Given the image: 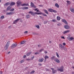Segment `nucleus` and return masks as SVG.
<instances>
[{
    "label": "nucleus",
    "mask_w": 74,
    "mask_h": 74,
    "mask_svg": "<svg viewBox=\"0 0 74 74\" xmlns=\"http://www.w3.org/2000/svg\"><path fill=\"white\" fill-rule=\"evenodd\" d=\"M37 10H38V9L37 8H36V9H35L34 10L35 11H37Z\"/></svg>",
    "instance_id": "60"
},
{
    "label": "nucleus",
    "mask_w": 74,
    "mask_h": 74,
    "mask_svg": "<svg viewBox=\"0 0 74 74\" xmlns=\"http://www.w3.org/2000/svg\"><path fill=\"white\" fill-rule=\"evenodd\" d=\"M17 45V44H15L14 43L13 44L11 47V48H15Z\"/></svg>",
    "instance_id": "9"
},
{
    "label": "nucleus",
    "mask_w": 74,
    "mask_h": 74,
    "mask_svg": "<svg viewBox=\"0 0 74 74\" xmlns=\"http://www.w3.org/2000/svg\"><path fill=\"white\" fill-rule=\"evenodd\" d=\"M15 10V9L14 8H12V9H10V11H14Z\"/></svg>",
    "instance_id": "35"
},
{
    "label": "nucleus",
    "mask_w": 74,
    "mask_h": 74,
    "mask_svg": "<svg viewBox=\"0 0 74 74\" xmlns=\"http://www.w3.org/2000/svg\"><path fill=\"white\" fill-rule=\"evenodd\" d=\"M35 14H37V15H39L38 13L35 12Z\"/></svg>",
    "instance_id": "56"
},
{
    "label": "nucleus",
    "mask_w": 74,
    "mask_h": 74,
    "mask_svg": "<svg viewBox=\"0 0 74 74\" xmlns=\"http://www.w3.org/2000/svg\"><path fill=\"white\" fill-rule=\"evenodd\" d=\"M61 38H63V39H65V38H64V36L62 37Z\"/></svg>",
    "instance_id": "55"
},
{
    "label": "nucleus",
    "mask_w": 74,
    "mask_h": 74,
    "mask_svg": "<svg viewBox=\"0 0 74 74\" xmlns=\"http://www.w3.org/2000/svg\"><path fill=\"white\" fill-rule=\"evenodd\" d=\"M44 50V49H42L40 50V52H42V51H43Z\"/></svg>",
    "instance_id": "39"
},
{
    "label": "nucleus",
    "mask_w": 74,
    "mask_h": 74,
    "mask_svg": "<svg viewBox=\"0 0 74 74\" xmlns=\"http://www.w3.org/2000/svg\"><path fill=\"white\" fill-rule=\"evenodd\" d=\"M57 21H60V17L59 16H58L57 17Z\"/></svg>",
    "instance_id": "18"
},
{
    "label": "nucleus",
    "mask_w": 74,
    "mask_h": 74,
    "mask_svg": "<svg viewBox=\"0 0 74 74\" xmlns=\"http://www.w3.org/2000/svg\"><path fill=\"white\" fill-rule=\"evenodd\" d=\"M57 25L58 26H60V25H61V24H60V23H59L57 24Z\"/></svg>",
    "instance_id": "51"
},
{
    "label": "nucleus",
    "mask_w": 74,
    "mask_h": 74,
    "mask_svg": "<svg viewBox=\"0 0 74 74\" xmlns=\"http://www.w3.org/2000/svg\"><path fill=\"white\" fill-rule=\"evenodd\" d=\"M42 14L43 15V16H47V15L46 14L43 13Z\"/></svg>",
    "instance_id": "46"
},
{
    "label": "nucleus",
    "mask_w": 74,
    "mask_h": 74,
    "mask_svg": "<svg viewBox=\"0 0 74 74\" xmlns=\"http://www.w3.org/2000/svg\"><path fill=\"white\" fill-rule=\"evenodd\" d=\"M20 22H23V20H21Z\"/></svg>",
    "instance_id": "58"
},
{
    "label": "nucleus",
    "mask_w": 74,
    "mask_h": 74,
    "mask_svg": "<svg viewBox=\"0 0 74 74\" xmlns=\"http://www.w3.org/2000/svg\"><path fill=\"white\" fill-rule=\"evenodd\" d=\"M38 65H39V66H41L42 64H39Z\"/></svg>",
    "instance_id": "59"
},
{
    "label": "nucleus",
    "mask_w": 74,
    "mask_h": 74,
    "mask_svg": "<svg viewBox=\"0 0 74 74\" xmlns=\"http://www.w3.org/2000/svg\"><path fill=\"white\" fill-rule=\"evenodd\" d=\"M35 13H36V12L34 13L33 12L32 14V15H33L34 16H35V15H36L35 14H36Z\"/></svg>",
    "instance_id": "38"
},
{
    "label": "nucleus",
    "mask_w": 74,
    "mask_h": 74,
    "mask_svg": "<svg viewBox=\"0 0 74 74\" xmlns=\"http://www.w3.org/2000/svg\"><path fill=\"white\" fill-rule=\"evenodd\" d=\"M9 4H10V3L8 2L5 4V5H9Z\"/></svg>",
    "instance_id": "34"
},
{
    "label": "nucleus",
    "mask_w": 74,
    "mask_h": 74,
    "mask_svg": "<svg viewBox=\"0 0 74 74\" xmlns=\"http://www.w3.org/2000/svg\"><path fill=\"white\" fill-rule=\"evenodd\" d=\"M20 18L17 19L16 20H15L13 22V23L14 24H16V23H17L19 21H20Z\"/></svg>",
    "instance_id": "7"
},
{
    "label": "nucleus",
    "mask_w": 74,
    "mask_h": 74,
    "mask_svg": "<svg viewBox=\"0 0 74 74\" xmlns=\"http://www.w3.org/2000/svg\"><path fill=\"white\" fill-rule=\"evenodd\" d=\"M39 14V15H41V14H43V13H42V12H39L38 13Z\"/></svg>",
    "instance_id": "44"
},
{
    "label": "nucleus",
    "mask_w": 74,
    "mask_h": 74,
    "mask_svg": "<svg viewBox=\"0 0 74 74\" xmlns=\"http://www.w3.org/2000/svg\"><path fill=\"white\" fill-rule=\"evenodd\" d=\"M67 39L69 41H71L72 40H74V38L73 37H71L69 38V37H67Z\"/></svg>",
    "instance_id": "10"
},
{
    "label": "nucleus",
    "mask_w": 74,
    "mask_h": 74,
    "mask_svg": "<svg viewBox=\"0 0 74 74\" xmlns=\"http://www.w3.org/2000/svg\"><path fill=\"white\" fill-rule=\"evenodd\" d=\"M30 17V16L29 15V14H28L26 16V18L27 19H28V18H29Z\"/></svg>",
    "instance_id": "28"
},
{
    "label": "nucleus",
    "mask_w": 74,
    "mask_h": 74,
    "mask_svg": "<svg viewBox=\"0 0 74 74\" xmlns=\"http://www.w3.org/2000/svg\"><path fill=\"white\" fill-rule=\"evenodd\" d=\"M13 14H14V13L12 12H7L6 13V15H12Z\"/></svg>",
    "instance_id": "11"
},
{
    "label": "nucleus",
    "mask_w": 74,
    "mask_h": 74,
    "mask_svg": "<svg viewBox=\"0 0 74 74\" xmlns=\"http://www.w3.org/2000/svg\"><path fill=\"white\" fill-rule=\"evenodd\" d=\"M38 47H41V45H38Z\"/></svg>",
    "instance_id": "50"
},
{
    "label": "nucleus",
    "mask_w": 74,
    "mask_h": 74,
    "mask_svg": "<svg viewBox=\"0 0 74 74\" xmlns=\"http://www.w3.org/2000/svg\"><path fill=\"white\" fill-rule=\"evenodd\" d=\"M51 69L52 70V72L53 74H55V73H56L57 71L56 70L54 69L53 68H51Z\"/></svg>",
    "instance_id": "8"
},
{
    "label": "nucleus",
    "mask_w": 74,
    "mask_h": 74,
    "mask_svg": "<svg viewBox=\"0 0 74 74\" xmlns=\"http://www.w3.org/2000/svg\"><path fill=\"white\" fill-rule=\"evenodd\" d=\"M55 12V13H56L57 12V11L56 10H53V12Z\"/></svg>",
    "instance_id": "40"
},
{
    "label": "nucleus",
    "mask_w": 74,
    "mask_h": 74,
    "mask_svg": "<svg viewBox=\"0 0 74 74\" xmlns=\"http://www.w3.org/2000/svg\"><path fill=\"white\" fill-rule=\"evenodd\" d=\"M15 4V2H12L11 3L10 5H14Z\"/></svg>",
    "instance_id": "22"
},
{
    "label": "nucleus",
    "mask_w": 74,
    "mask_h": 74,
    "mask_svg": "<svg viewBox=\"0 0 74 74\" xmlns=\"http://www.w3.org/2000/svg\"><path fill=\"white\" fill-rule=\"evenodd\" d=\"M64 27L66 29H69L70 28V26L68 25H65L64 26Z\"/></svg>",
    "instance_id": "14"
},
{
    "label": "nucleus",
    "mask_w": 74,
    "mask_h": 74,
    "mask_svg": "<svg viewBox=\"0 0 74 74\" xmlns=\"http://www.w3.org/2000/svg\"><path fill=\"white\" fill-rule=\"evenodd\" d=\"M29 9V8L27 7H24L23 8V9H24V10H27V9Z\"/></svg>",
    "instance_id": "27"
},
{
    "label": "nucleus",
    "mask_w": 74,
    "mask_h": 74,
    "mask_svg": "<svg viewBox=\"0 0 74 74\" xmlns=\"http://www.w3.org/2000/svg\"><path fill=\"white\" fill-rule=\"evenodd\" d=\"M35 27L37 28V29H40V26L38 25H36L35 26Z\"/></svg>",
    "instance_id": "26"
},
{
    "label": "nucleus",
    "mask_w": 74,
    "mask_h": 74,
    "mask_svg": "<svg viewBox=\"0 0 74 74\" xmlns=\"http://www.w3.org/2000/svg\"><path fill=\"white\" fill-rule=\"evenodd\" d=\"M54 61L58 63H59L60 62V61L57 58H55L54 59Z\"/></svg>",
    "instance_id": "6"
},
{
    "label": "nucleus",
    "mask_w": 74,
    "mask_h": 74,
    "mask_svg": "<svg viewBox=\"0 0 74 74\" xmlns=\"http://www.w3.org/2000/svg\"><path fill=\"white\" fill-rule=\"evenodd\" d=\"M25 62V60H21L20 62L21 63H23V62Z\"/></svg>",
    "instance_id": "37"
},
{
    "label": "nucleus",
    "mask_w": 74,
    "mask_h": 74,
    "mask_svg": "<svg viewBox=\"0 0 74 74\" xmlns=\"http://www.w3.org/2000/svg\"><path fill=\"white\" fill-rule=\"evenodd\" d=\"M34 58V56H33L30 59L31 60H33V59Z\"/></svg>",
    "instance_id": "42"
},
{
    "label": "nucleus",
    "mask_w": 74,
    "mask_h": 74,
    "mask_svg": "<svg viewBox=\"0 0 74 74\" xmlns=\"http://www.w3.org/2000/svg\"><path fill=\"white\" fill-rule=\"evenodd\" d=\"M27 60H28V61H29V60H30V59L28 58V59H27Z\"/></svg>",
    "instance_id": "53"
},
{
    "label": "nucleus",
    "mask_w": 74,
    "mask_h": 74,
    "mask_svg": "<svg viewBox=\"0 0 74 74\" xmlns=\"http://www.w3.org/2000/svg\"><path fill=\"white\" fill-rule=\"evenodd\" d=\"M31 6L32 7H34V8H36V6L34 5L33 2H31Z\"/></svg>",
    "instance_id": "4"
},
{
    "label": "nucleus",
    "mask_w": 74,
    "mask_h": 74,
    "mask_svg": "<svg viewBox=\"0 0 74 74\" xmlns=\"http://www.w3.org/2000/svg\"><path fill=\"white\" fill-rule=\"evenodd\" d=\"M39 7H42V5H39Z\"/></svg>",
    "instance_id": "61"
},
{
    "label": "nucleus",
    "mask_w": 74,
    "mask_h": 74,
    "mask_svg": "<svg viewBox=\"0 0 74 74\" xmlns=\"http://www.w3.org/2000/svg\"><path fill=\"white\" fill-rule=\"evenodd\" d=\"M51 22H56V20L55 19H53L51 21Z\"/></svg>",
    "instance_id": "33"
},
{
    "label": "nucleus",
    "mask_w": 74,
    "mask_h": 74,
    "mask_svg": "<svg viewBox=\"0 0 74 74\" xmlns=\"http://www.w3.org/2000/svg\"><path fill=\"white\" fill-rule=\"evenodd\" d=\"M25 42H26V41H23L21 42V44H23L25 43Z\"/></svg>",
    "instance_id": "29"
},
{
    "label": "nucleus",
    "mask_w": 74,
    "mask_h": 74,
    "mask_svg": "<svg viewBox=\"0 0 74 74\" xmlns=\"http://www.w3.org/2000/svg\"><path fill=\"white\" fill-rule=\"evenodd\" d=\"M69 32H70V30H68L66 31H65L62 32V33L63 34H66V33H69Z\"/></svg>",
    "instance_id": "13"
},
{
    "label": "nucleus",
    "mask_w": 74,
    "mask_h": 74,
    "mask_svg": "<svg viewBox=\"0 0 74 74\" xmlns=\"http://www.w3.org/2000/svg\"><path fill=\"white\" fill-rule=\"evenodd\" d=\"M4 16H2L1 17V19H4Z\"/></svg>",
    "instance_id": "30"
},
{
    "label": "nucleus",
    "mask_w": 74,
    "mask_h": 74,
    "mask_svg": "<svg viewBox=\"0 0 74 74\" xmlns=\"http://www.w3.org/2000/svg\"><path fill=\"white\" fill-rule=\"evenodd\" d=\"M73 69H74V67H73Z\"/></svg>",
    "instance_id": "64"
},
{
    "label": "nucleus",
    "mask_w": 74,
    "mask_h": 74,
    "mask_svg": "<svg viewBox=\"0 0 74 74\" xmlns=\"http://www.w3.org/2000/svg\"><path fill=\"white\" fill-rule=\"evenodd\" d=\"M64 69V67H63V66H61L60 68H58L57 70L58 71H59L60 72H63Z\"/></svg>",
    "instance_id": "3"
},
{
    "label": "nucleus",
    "mask_w": 74,
    "mask_h": 74,
    "mask_svg": "<svg viewBox=\"0 0 74 74\" xmlns=\"http://www.w3.org/2000/svg\"><path fill=\"white\" fill-rule=\"evenodd\" d=\"M63 45H64V46H65V45H66V43H63Z\"/></svg>",
    "instance_id": "54"
},
{
    "label": "nucleus",
    "mask_w": 74,
    "mask_h": 74,
    "mask_svg": "<svg viewBox=\"0 0 74 74\" xmlns=\"http://www.w3.org/2000/svg\"><path fill=\"white\" fill-rule=\"evenodd\" d=\"M27 33H28V32H27V31H25L24 32V34H26Z\"/></svg>",
    "instance_id": "47"
},
{
    "label": "nucleus",
    "mask_w": 74,
    "mask_h": 74,
    "mask_svg": "<svg viewBox=\"0 0 74 74\" xmlns=\"http://www.w3.org/2000/svg\"><path fill=\"white\" fill-rule=\"evenodd\" d=\"M11 7H10V6H8L7 9V11H8V10H10V9H11Z\"/></svg>",
    "instance_id": "21"
},
{
    "label": "nucleus",
    "mask_w": 74,
    "mask_h": 74,
    "mask_svg": "<svg viewBox=\"0 0 74 74\" xmlns=\"http://www.w3.org/2000/svg\"><path fill=\"white\" fill-rule=\"evenodd\" d=\"M33 12H32V11H30L29 12V14H31V15H32V14L33 13Z\"/></svg>",
    "instance_id": "36"
},
{
    "label": "nucleus",
    "mask_w": 74,
    "mask_h": 74,
    "mask_svg": "<svg viewBox=\"0 0 74 74\" xmlns=\"http://www.w3.org/2000/svg\"><path fill=\"white\" fill-rule=\"evenodd\" d=\"M34 54L35 55H38V53L37 52L35 53Z\"/></svg>",
    "instance_id": "48"
},
{
    "label": "nucleus",
    "mask_w": 74,
    "mask_h": 74,
    "mask_svg": "<svg viewBox=\"0 0 74 74\" xmlns=\"http://www.w3.org/2000/svg\"><path fill=\"white\" fill-rule=\"evenodd\" d=\"M62 22H64L66 25L67 24V22L65 19H62Z\"/></svg>",
    "instance_id": "12"
},
{
    "label": "nucleus",
    "mask_w": 74,
    "mask_h": 74,
    "mask_svg": "<svg viewBox=\"0 0 74 74\" xmlns=\"http://www.w3.org/2000/svg\"><path fill=\"white\" fill-rule=\"evenodd\" d=\"M31 53H32V52H31L27 53L26 54V55L27 56H29V55H30V54H31Z\"/></svg>",
    "instance_id": "19"
},
{
    "label": "nucleus",
    "mask_w": 74,
    "mask_h": 74,
    "mask_svg": "<svg viewBox=\"0 0 74 74\" xmlns=\"http://www.w3.org/2000/svg\"><path fill=\"white\" fill-rule=\"evenodd\" d=\"M16 4H17V6L18 7H19L20 5H21V6H25V3H23V4H22V2L21 1H18L17 2H16Z\"/></svg>",
    "instance_id": "1"
},
{
    "label": "nucleus",
    "mask_w": 74,
    "mask_h": 74,
    "mask_svg": "<svg viewBox=\"0 0 74 74\" xmlns=\"http://www.w3.org/2000/svg\"><path fill=\"white\" fill-rule=\"evenodd\" d=\"M56 55L57 56V57L58 58H60V57L59 56V54H58V53L57 52L56 53Z\"/></svg>",
    "instance_id": "25"
},
{
    "label": "nucleus",
    "mask_w": 74,
    "mask_h": 74,
    "mask_svg": "<svg viewBox=\"0 0 74 74\" xmlns=\"http://www.w3.org/2000/svg\"><path fill=\"white\" fill-rule=\"evenodd\" d=\"M44 59L43 58L42 59H39V62H43V60H44Z\"/></svg>",
    "instance_id": "15"
},
{
    "label": "nucleus",
    "mask_w": 74,
    "mask_h": 74,
    "mask_svg": "<svg viewBox=\"0 0 74 74\" xmlns=\"http://www.w3.org/2000/svg\"><path fill=\"white\" fill-rule=\"evenodd\" d=\"M35 72L34 71H33L31 72V74H32V73H34Z\"/></svg>",
    "instance_id": "45"
},
{
    "label": "nucleus",
    "mask_w": 74,
    "mask_h": 74,
    "mask_svg": "<svg viewBox=\"0 0 74 74\" xmlns=\"http://www.w3.org/2000/svg\"><path fill=\"white\" fill-rule=\"evenodd\" d=\"M49 58V57L47 56H46L45 57V60H46L47 59H48Z\"/></svg>",
    "instance_id": "23"
},
{
    "label": "nucleus",
    "mask_w": 74,
    "mask_h": 74,
    "mask_svg": "<svg viewBox=\"0 0 74 74\" xmlns=\"http://www.w3.org/2000/svg\"><path fill=\"white\" fill-rule=\"evenodd\" d=\"M10 42L9 41H8L6 44L5 46V47L4 49H5V50H7L8 48V47H9V45H10Z\"/></svg>",
    "instance_id": "2"
},
{
    "label": "nucleus",
    "mask_w": 74,
    "mask_h": 74,
    "mask_svg": "<svg viewBox=\"0 0 74 74\" xmlns=\"http://www.w3.org/2000/svg\"><path fill=\"white\" fill-rule=\"evenodd\" d=\"M55 6L57 8H59V5H58V4L57 3H56L55 4Z\"/></svg>",
    "instance_id": "17"
},
{
    "label": "nucleus",
    "mask_w": 74,
    "mask_h": 74,
    "mask_svg": "<svg viewBox=\"0 0 74 74\" xmlns=\"http://www.w3.org/2000/svg\"><path fill=\"white\" fill-rule=\"evenodd\" d=\"M70 11L72 12H73V13H74V8H71L70 9Z\"/></svg>",
    "instance_id": "20"
},
{
    "label": "nucleus",
    "mask_w": 74,
    "mask_h": 74,
    "mask_svg": "<svg viewBox=\"0 0 74 74\" xmlns=\"http://www.w3.org/2000/svg\"><path fill=\"white\" fill-rule=\"evenodd\" d=\"M36 11L37 12H40V11H39V10H37Z\"/></svg>",
    "instance_id": "62"
},
{
    "label": "nucleus",
    "mask_w": 74,
    "mask_h": 74,
    "mask_svg": "<svg viewBox=\"0 0 74 74\" xmlns=\"http://www.w3.org/2000/svg\"><path fill=\"white\" fill-rule=\"evenodd\" d=\"M44 53H47L48 52H47V51H45Z\"/></svg>",
    "instance_id": "49"
},
{
    "label": "nucleus",
    "mask_w": 74,
    "mask_h": 74,
    "mask_svg": "<svg viewBox=\"0 0 74 74\" xmlns=\"http://www.w3.org/2000/svg\"><path fill=\"white\" fill-rule=\"evenodd\" d=\"M66 2L69 4H71V2L69 1H67Z\"/></svg>",
    "instance_id": "31"
},
{
    "label": "nucleus",
    "mask_w": 74,
    "mask_h": 74,
    "mask_svg": "<svg viewBox=\"0 0 74 74\" xmlns=\"http://www.w3.org/2000/svg\"><path fill=\"white\" fill-rule=\"evenodd\" d=\"M29 5V4L25 3V6H27Z\"/></svg>",
    "instance_id": "43"
},
{
    "label": "nucleus",
    "mask_w": 74,
    "mask_h": 74,
    "mask_svg": "<svg viewBox=\"0 0 74 74\" xmlns=\"http://www.w3.org/2000/svg\"><path fill=\"white\" fill-rule=\"evenodd\" d=\"M53 9H48V11H49V12H53Z\"/></svg>",
    "instance_id": "16"
},
{
    "label": "nucleus",
    "mask_w": 74,
    "mask_h": 74,
    "mask_svg": "<svg viewBox=\"0 0 74 74\" xmlns=\"http://www.w3.org/2000/svg\"><path fill=\"white\" fill-rule=\"evenodd\" d=\"M23 58H26V55H25L23 56Z\"/></svg>",
    "instance_id": "52"
},
{
    "label": "nucleus",
    "mask_w": 74,
    "mask_h": 74,
    "mask_svg": "<svg viewBox=\"0 0 74 74\" xmlns=\"http://www.w3.org/2000/svg\"><path fill=\"white\" fill-rule=\"evenodd\" d=\"M59 45L60 49L62 51L64 49V46H63L61 44H60Z\"/></svg>",
    "instance_id": "5"
},
{
    "label": "nucleus",
    "mask_w": 74,
    "mask_h": 74,
    "mask_svg": "<svg viewBox=\"0 0 74 74\" xmlns=\"http://www.w3.org/2000/svg\"><path fill=\"white\" fill-rule=\"evenodd\" d=\"M10 53V52H9L8 53V54H9V53Z\"/></svg>",
    "instance_id": "63"
},
{
    "label": "nucleus",
    "mask_w": 74,
    "mask_h": 74,
    "mask_svg": "<svg viewBox=\"0 0 74 74\" xmlns=\"http://www.w3.org/2000/svg\"><path fill=\"white\" fill-rule=\"evenodd\" d=\"M44 11L45 12L46 14H49V13H48V11L46 10H44Z\"/></svg>",
    "instance_id": "24"
},
{
    "label": "nucleus",
    "mask_w": 74,
    "mask_h": 74,
    "mask_svg": "<svg viewBox=\"0 0 74 74\" xmlns=\"http://www.w3.org/2000/svg\"><path fill=\"white\" fill-rule=\"evenodd\" d=\"M55 58V56H53V57H51V60H53Z\"/></svg>",
    "instance_id": "32"
},
{
    "label": "nucleus",
    "mask_w": 74,
    "mask_h": 74,
    "mask_svg": "<svg viewBox=\"0 0 74 74\" xmlns=\"http://www.w3.org/2000/svg\"><path fill=\"white\" fill-rule=\"evenodd\" d=\"M64 50L65 51H67V48L66 47H64Z\"/></svg>",
    "instance_id": "41"
},
{
    "label": "nucleus",
    "mask_w": 74,
    "mask_h": 74,
    "mask_svg": "<svg viewBox=\"0 0 74 74\" xmlns=\"http://www.w3.org/2000/svg\"><path fill=\"white\" fill-rule=\"evenodd\" d=\"M0 74H3V72L1 71H0Z\"/></svg>",
    "instance_id": "57"
}]
</instances>
